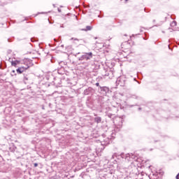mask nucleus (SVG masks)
Here are the masks:
<instances>
[{
    "label": "nucleus",
    "instance_id": "obj_6",
    "mask_svg": "<svg viewBox=\"0 0 179 179\" xmlns=\"http://www.w3.org/2000/svg\"><path fill=\"white\" fill-rule=\"evenodd\" d=\"M105 76H108L109 79H113L114 78V73L111 71L106 72Z\"/></svg>",
    "mask_w": 179,
    "mask_h": 179
},
{
    "label": "nucleus",
    "instance_id": "obj_13",
    "mask_svg": "<svg viewBox=\"0 0 179 179\" xmlns=\"http://www.w3.org/2000/svg\"><path fill=\"white\" fill-rule=\"evenodd\" d=\"M10 149V152H15V148H9Z\"/></svg>",
    "mask_w": 179,
    "mask_h": 179
},
{
    "label": "nucleus",
    "instance_id": "obj_23",
    "mask_svg": "<svg viewBox=\"0 0 179 179\" xmlns=\"http://www.w3.org/2000/svg\"><path fill=\"white\" fill-rule=\"evenodd\" d=\"M31 41H33V39H31Z\"/></svg>",
    "mask_w": 179,
    "mask_h": 179
},
{
    "label": "nucleus",
    "instance_id": "obj_5",
    "mask_svg": "<svg viewBox=\"0 0 179 179\" xmlns=\"http://www.w3.org/2000/svg\"><path fill=\"white\" fill-rule=\"evenodd\" d=\"M131 48V45L129 44V43H128V41H125L123 43H122V48H123L124 50H128Z\"/></svg>",
    "mask_w": 179,
    "mask_h": 179
},
{
    "label": "nucleus",
    "instance_id": "obj_3",
    "mask_svg": "<svg viewBox=\"0 0 179 179\" xmlns=\"http://www.w3.org/2000/svg\"><path fill=\"white\" fill-rule=\"evenodd\" d=\"M116 85L119 86H125V77L121 76L117 78Z\"/></svg>",
    "mask_w": 179,
    "mask_h": 179
},
{
    "label": "nucleus",
    "instance_id": "obj_20",
    "mask_svg": "<svg viewBox=\"0 0 179 179\" xmlns=\"http://www.w3.org/2000/svg\"><path fill=\"white\" fill-rule=\"evenodd\" d=\"M119 121H122V119H121V118H119Z\"/></svg>",
    "mask_w": 179,
    "mask_h": 179
},
{
    "label": "nucleus",
    "instance_id": "obj_8",
    "mask_svg": "<svg viewBox=\"0 0 179 179\" xmlns=\"http://www.w3.org/2000/svg\"><path fill=\"white\" fill-rule=\"evenodd\" d=\"M94 121L96 122V124H100V122H101V117H96L94 118Z\"/></svg>",
    "mask_w": 179,
    "mask_h": 179
},
{
    "label": "nucleus",
    "instance_id": "obj_15",
    "mask_svg": "<svg viewBox=\"0 0 179 179\" xmlns=\"http://www.w3.org/2000/svg\"><path fill=\"white\" fill-rule=\"evenodd\" d=\"M26 54H31V50H29L27 52L25 53V55H26Z\"/></svg>",
    "mask_w": 179,
    "mask_h": 179
},
{
    "label": "nucleus",
    "instance_id": "obj_10",
    "mask_svg": "<svg viewBox=\"0 0 179 179\" xmlns=\"http://www.w3.org/2000/svg\"><path fill=\"white\" fill-rule=\"evenodd\" d=\"M171 26L172 27H174L175 26H177V22L173 21V22L171 23Z\"/></svg>",
    "mask_w": 179,
    "mask_h": 179
},
{
    "label": "nucleus",
    "instance_id": "obj_26",
    "mask_svg": "<svg viewBox=\"0 0 179 179\" xmlns=\"http://www.w3.org/2000/svg\"><path fill=\"white\" fill-rule=\"evenodd\" d=\"M97 115H94V116L96 117Z\"/></svg>",
    "mask_w": 179,
    "mask_h": 179
},
{
    "label": "nucleus",
    "instance_id": "obj_4",
    "mask_svg": "<svg viewBox=\"0 0 179 179\" xmlns=\"http://www.w3.org/2000/svg\"><path fill=\"white\" fill-rule=\"evenodd\" d=\"M122 159H126L127 160H129V159H135V156L132 154H124L122 153L120 155Z\"/></svg>",
    "mask_w": 179,
    "mask_h": 179
},
{
    "label": "nucleus",
    "instance_id": "obj_1",
    "mask_svg": "<svg viewBox=\"0 0 179 179\" xmlns=\"http://www.w3.org/2000/svg\"><path fill=\"white\" fill-rule=\"evenodd\" d=\"M92 58H93V53L92 52H85L78 58V61H90Z\"/></svg>",
    "mask_w": 179,
    "mask_h": 179
},
{
    "label": "nucleus",
    "instance_id": "obj_17",
    "mask_svg": "<svg viewBox=\"0 0 179 179\" xmlns=\"http://www.w3.org/2000/svg\"><path fill=\"white\" fill-rule=\"evenodd\" d=\"M95 85H96V86H97V87L100 86V84H99V83H96Z\"/></svg>",
    "mask_w": 179,
    "mask_h": 179
},
{
    "label": "nucleus",
    "instance_id": "obj_19",
    "mask_svg": "<svg viewBox=\"0 0 179 179\" xmlns=\"http://www.w3.org/2000/svg\"><path fill=\"white\" fill-rule=\"evenodd\" d=\"M8 43H10V41H10V39H8Z\"/></svg>",
    "mask_w": 179,
    "mask_h": 179
},
{
    "label": "nucleus",
    "instance_id": "obj_22",
    "mask_svg": "<svg viewBox=\"0 0 179 179\" xmlns=\"http://www.w3.org/2000/svg\"><path fill=\"white\" fill-rule=\"evenodd\" d=\"M112 158L114 159V155L112 156Z\"/></svg>",
    "mask_w": 179,
    "mask_h": 179
},
{
    "label": "nucleus",
    "instance_id": "obj_11",
    "mask_svg": "<svg viewBox=\"0 0 179 179\" xmlns=\"http://www.w3.org/2000/svg\"><path fill=\"white\" fill-rule=\"evenodd\" d=\"M17 73H23V71H22V70H20V69H17Z\"/></svg>",
    "mask_w": 179,
    "mask_h": 179
},
{
    "label": "nucleus",
    "instance_id": "obj_14",
    "mask_svg": "<svg viewBox=\"0 0 179 179\" xmlns=\"http://www.w3.org/2000/svg\"><path fill=\"white\" fill-rule=\"evenodd\" d=\"M118 127H122V122H120L119 124H117Z\"/></svg>",
    "mask_w": 179,
    "mask_h": 179
},
{
    "label": "nucleus",
    "instance_id": "obj_18",
    "mask_svg": "<svg viewBox=\"0 0 179 179\" xmlns=\"http://www.w3.org/2000/svg\"><path fill=\"white\" fill-rule=\"evenodd\" d=\"M176 179H179V173L176 176Z\"/></svg>",
    "mask_w": 179,
    "mask_h": 179
},
{
    "label": "nucleus",
    "instance_id": "obj_16",
    "mask_svg": "<svg viewBox=\"0 0 179 179\" xmlns=\"http://www.w3.org/2000/svg\"><path fill=\"white\" fill-rule=\"evenodd\" d=\"M34 167H37V166H38V164L35 163V164H34Z\"/></svg>",
    "mask_w": 179,
    "mask_h": 179
},
{
    "label": "nucleus",
    "instance_id": "obj_24",
    "mask_svg": "<svg viewBox=\"0 0 179 179\" xmlns=\"http://www.w3.org/2000/svg\"><path fill=\"white\" fill-rule=\"evenodd\" d=\"M26 80H27V78H25Z\"/></svg>",
    "mask_w": 179,
    "mask_h": 179
},
{
    "label": "nucleus",
    "instance_id": "obj_2",
    "mask_svg": "<svg viewBox=\"0 0 179 179\" xmlns=\"http://www.w3.org/2000/svg\"><path fill=\"white\" fill-rule=\"evenodd\" d=\"M24 66L23 69H29L31 66V60L29 58L24 57Z\"/></svg>",
    "mask_w": 179,
    "mask_h": 179
},
{
    "label": "nucleus",
    "instance_id": "obj_21",
    "mask_svg": "<svg viewBox=\"0 0 179 179\" xmlns=\"http://www.w3.org/2000/svg\"><path fill=\"white\" fill-rule=\"evenodd\" d=\"M58 12H61V10L59 8H58Z\"/></svg>",
    "mask_w": 179,
    "mask_h": 179
},
{
    "label": "nucleus",
    "instance_id": "obj_7",
    "mask_svg": "<svg viewBox=\"0 0 179 179\" xmlns=\"http://www.w3.org/2000/svg\"><path fill=\"white\" fill-rule=\"evenodd\" d=\"M8 61L11 62L12 66H16V65H17V61L13 62V60L11 58H10Z\"/></svg>",
    "mask_w": 179,
    "mask_h": 179
},
{
    "label": "nucleus",
    "instance_id": "obj_25",
    "mask_svg": "<svg viewBox=\"0 0 179 179\" xmlns=\"http://www.w3.org/2000/svg\"><path fill=\"white\" fill-rule=\"evenodd\" d=\"M138 110H141V108H139Z\"/></svg>",
    "mask_w": 179,
    "mask_h": 179
},
{
    "label": "nucleus",
    "instance_id": "obj_12",
    "mask_svg": "<svg viewBox=\"0 0 179 179\" xmlns=\"http://www.w3.org/2000/svg\"><path fill=\"white\" fill-rule=\"evenodd\" d=\"M71 40H74V41H79V39L75 38H71Z\"/></svg>",
    "mask_w": 179,
    "mask_h": 179
},
{
    "label": "nucleus",
    "instance_id": "obj_9",
    "mask_svg": "<svg viewBox=\"0 0 179 179\" xmlns=\"http://www.w3.org/2000/svg\"><path fill=\"white\" fill-rule=\"evenodd\" d=\"M92 27L91 26H87L85 29H82L84 31H89L92 30Z\"/></svg>",
    "mask_w": 179,
    "mask_h": 179
}]
</instances>
